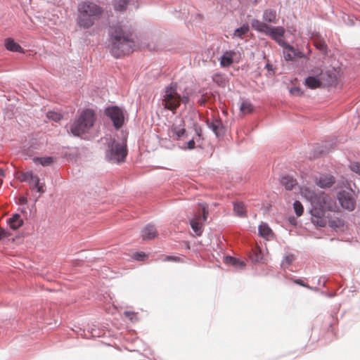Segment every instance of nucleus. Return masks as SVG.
Here are the masks:
<instances>
[{"mask_svg":"<svg viewBox=\"0 0 360 360\" xmlns=\"http://www.w3.org/2000/svg\"><path fill=\"white\" fill-rule=\"evenodd\" d=\"M109 47L112 55L120 58L133 51L135 47L133 30L120 22L112 23L108 28Z\"/></svg>","mask_w":360,"mask_h":360,"instance_id":"nucleus-1","label":"nucleus"},{"mask_svg":"<svg viewBox=\"0 0 360 360\" xmlns=\"http://www.w3.org/2000/svg\"><path fill=\"white\" fill-rule=\"evenodd\" d=\"M302 196L310 202L312 222L319 226H324L323 219L326 210H332L333 205L330 198L323 191L315 192L309 187L300 190Z\"/></svg>","mask_w":360,"mask_h":360,"instance_id":"nucleus-2","label":"nucleus"},{"mask_svg":"<svg viewBox=\"0 0 360 360\" xmlns=\"http://www.w3.org/2000/svg\"><path fill=\"white\" fill-rule=\"evenodd\" d=\"M104 14V8L97 1L84 0L77 5V25L82 29L87 30L96 25Z\"/></svg>","mask_w":360,"mask_h":360,"instance_id":"nucleus-3","label":"nucleus"},{"mask_svg":"<svg viewBox=\"0 0 360 360\" xmlns=\"http://www.w3.org/2000/svg\"><path fill=\"white\" fill-rule=\"evenodd\" d=\"M96 120L95 114L92 110H83L79 117L70 127V131L74 136H81L89 131Z\"/></svg>","mask_w":360,"mask_h":360,"instance_id":"nucleus-4","label":"nucleus"},{"mask_svg":"<svg viewBox=\"0 0 360 360\" xmlns=\"http://www.w3.org/2000/svg\"><path fill=\"white\" fill-rule=\"evenodd\" d=\"M162 105L174 113L180 105V94L177 91V84L172 82L167 86L162 95Z\"/></svg>","mask_w":360,"mask_h":360,"instance_id":"nucleus-5","label":"nucleus"},{"mask_svg":"<svg viewBox=\"0 0 360 360\" xmlns=\"http://www.w3.org/2000/svg\"><path fill=\"white\" fill-rule=\"evenodd\" d=\"M127 155V144L124 141L118 142L113 141L108 144L106 150V159L113 163L124 162Z\"/></svg>","mask_w":360,"mask_h":360,"instance_id":"nucleus-6","label":"nucleus"},{"mask_svg":"<svg viewBox=\"0 0 360 360\" xmlns=\"http://www.w3.org/2000/svg\"><path fill=\"white\" fill-rule=\"evenodd\" d=\"M199 206L200 210L202 211V215L200 213L195 212L190 219V225L198 236L202 235L203 231L202 224L207 220L208 215L207 205L205 204H199Z\"/></svg>","mask_w":360,"mask_h":360,"instance_id":"nucleus-7","label":"nucleus"},{"mask_svg":"<svg viewBox=\"0 0 360 360\" xmlns=\"http://www.w3.org/2000/svg\"><path fill=\"white\" fill-rule=\"evenodd\" d=\"M105 115L112 122L115 129L121 128L124 122L123 110L117 106H110L105 109Z\"/></svg>","mask_w":360,"mask_h":360,"instance_id":"nucleus-8","label":"nucleus"},{"mask_svg":"<svg viewBox=\"0 0 360 360\" xmlns=\"http://www.w3.org/2000/svg\"><path fill=\"white\" fill-rule=\"evenodd\" d=\"M310 72L311 75L305 79V86L311 89L320 87L322 84V70L320 68H315Z\"/></svg>","mask_w":360,"mask_h":360,"instance_id":"nucleus-9","label":"nucleus"},{"mask_svg":"<svg viewBox=\"0 0 360 360\" xmlns=\"http://www.w3.org/2000/svg\"><path fill=\"white\" fill-rule=\"evenodd\" d=\"M352 193V191H341L338 194V198L341 206L349 211L354 210L356 204Z\"/></svg>","mask_w":360,"mask_h":360,"instance_id":"nucleus-10","label":"nucleus"},{"mask_svg":"<svg viewBox=\"0 0 360 360\" xmlns=\"http://www.w3.org/2000/svg\"><path fill=\"white\" fill-rule=\"evenodd\" d=\"M285 34V29L283 27H271L269 26L266 34L270 36L275 40L279 46L285 45V41L282 39Z\"/></svg>","mask_w":360,"mask_h":360,"instance_id":"nucleus-11","label":"nucleus"},{"mask_svg":"<svg viewBox=\"0 0 360 360\" xmlns=\"http://www.w3.org/2000/svg\"><path fill=\"white\" fill-rule=\"evenodd\" d=\"M315 183L321 188H330L334 184L335 178L331 174H321L319 177H316Z\"/></svg>","mask_w":360,"mask_h":360,"instance_id":"nucleus-12","label":"nucleus"},{"mask_svg":"<svg viewBox=\"0 0 360 360\" xmlns=\"http://www.w3.org/2000/svg\"><path fill=\"white\" fill-rule=\"evenodd\" d=\"M207 125L217 136H219L224 134V127L220 120L213 119L211 121L207 120Z\"/></svg>","mask_w":360,"mask_h":360,"instance_id":"nucleus-13","label":"nucleus"},{"mask_svg":"<svg viewBox=\"0 0 360 360\" xmlns=\"http://www.w3.org/2000/svg\"><path fill=\"white\" fill-rule=\"evenodd\" d=\"M236 53L234 51H226L220 57V64L223 68L229 67L233 62Z\"/></svg>","mask_w":360,"mask_h":360,"instance_id":"nucleus-14","label":"nucleus"},{"mask_svg":"<svg viewBox=\"0 0 360 360\" xmlns=\"http://www.w3.org/2000/svg\"><path fill=\"white\" fill-rule=\"evenodd\" d=\"M157 235L155 227L152 224L146 225L142 231L141 236L143 240H150Z\"/></svg>","mask_w":360,"mask_h":360,"instance_id":"nucleus-15","label":"nucleus"},{"mask_svg":"<svg viewBox=\"0 0 360 360\" xmlns=\"http://www.w3.org/2000/svg\"><path fill=\"white\" fill-rule=\"evenodd\" d=\"M258 231L259 236L267 240L273 238V231L266 223L262 222L259 226Z\"/></svg>","mask_w":360,"mask_h":360,"instance_id":"nucleus-16","label":"nucleus"},{"mask_svg":"<svg viewBox=\"0 0 360 360\" xmlns=\"http://www.w3.org/2000/svg\"><path fill=\"white\" fill-rule=\"evenodd\" d=\"M37 175H34L32 171L20 172L16 174V178L21 182H27L32 185V180Z\"/></svg>","mask_w":360,"mask_h":360,"instance_id":"nucleus-17","label":"nucleus"},{"mask_svg":"<svg viewBox=\"0 0 360 360\" xmlns=\"http://www.w3.org/2000/svg\"><path fill=\"white\" fill-rule=\"evenodd\" d=\"M5 46L6 49L13 52H23L22 48L11 38L5 39Z\"/></svg>","mask_w":360,"mask_h":360,"instance_id":"nucleus-18","label":"nucleus"},{"mask_svg":"<svg viewBox=\"0 0 360 360\" xmlns=\"http://www.w3.org/2000/svg\"><path fill=\"white\" fill-rule=\"evenodd\" d=\"M183 123V120H181L179 124H174L171 127V131L173 133V134L176 136V139L177 140H179L180 139L184 137L186 133V129L182 125Z\"/></svg>","mask_w":360,"mask_h":360,"instance_id":"nucleus-19","label":"nucleus"},{"mask_svg":"<svg viewBox=\"0 0 360 360\" xmlns=\"http://www.w3.org/2000/svg\"><path fill=\"white\" fill-rule=\"evenodd\" d=\"M283 48V57L285 60L290 61L295 59V49L285 42V45H281Z\"/></svg>","mask_w":360,"mask_h":360,"instance_id":"nucleus-20","label":"nucleus"},{"mask_svg":"<svg viewBox=\"0 0 360 360\" xmlns=\"http://www.w3.org/2000/svg\"><path fill=\"white\" fill-rule=\"evenodd\" d=\"M8 224L11 229L16 230L22 225L23 221L19 214H15L8 219Z\"/></svg>","mask_w":360,"mask_h":360,"instance_id":"nucleus-21","label":"nucleus"},{"mask_svg":"<svg viewBox=\"0 0 360 360\" xmlns=\"http://www.w3.org/2000/svg\"><path fill=\"white\" fill-rule=\"evenodd\" d=\"M251 26L252 29L263 33H266L269 25L265 22H261L257 19H252L251 20Z\"/></svg>","mask_w":360,"mask_h":360,"instance_id":"nucleus-22","label":"nucleus"},{"mask_svg":"<svg viewBox=\"0 0 360 360\" xmlns=\"http://www.w3.org/2000/svg\"><path fill=\"white\" fill-rule=\"evenodd\" d=\"M264 22L276 23V12L274 9H266L263 13Z\"/></svg>","mask_w":360,"mask_h":360,"instance_id":"nucleus-23","label":"nucleus"},{"mask_svg":"<svg viewBox=\"0 0 360 360\" xmlns=\"http://www.w3.org/2000/svg\"><path fill=\"white\" fill-rule=\"evenodd\" d=\"M225 262L227 264L232 265L236 269H241L245 266V263L235 257L227 256L225 257Z\"/></svg>","mask_w":360,"mask_h":360,"instance_id":"nucleus-24","label":"nucleus"},{"mask_svg":"<svg viewBox=\"0 0 360 360\" xmlns=\"http://www.w3.org/2000/svg\"><path fill=\"white\" fill-rule=\"evenodd\" d=\"M281 184L285 186L286 190L290 191L296 186L297 181L292 176H285L282 177Z\"/></svg>","mask_w":360,"mask_h":360,"instance_id":"nucleus-25","label":"nucleus"},{"mask_svg":"<svg viewBox=\"0 0 360 360\" xmlns=\"http://www.w3.org/2000/svg\"><path fill=\"white\" fill-rule=\"evenodd\" d=\"M131 0H114L113 7L116 11L123 12L127 9Z\"/></svg>","mask_w":360,"mask_h":360,"instance_id":"nucleus-26","label":"nucleus"},{"mask_svg":"<svg viewBox=\"0 0 360 360\" xmlns=\"http://www.w3.org/2000/svg\"><path fill=\"white\" fill-rule=\"evenodd\" d=\"M233 211L240 217H245L246 216L245 205L241 202H237L233 204Z\"/></svg>","mask_w":360,"mask_h":360,"instance_id":"nucleus-27","label":"nucleus"},{"mask_svg":"<svg viewBox=\"0 0 360 360\" xmlns=\"http://www.w3.org/2000/svg\"><path fill=\"white\" fill-rule=\"evenodd\" d=\"M314 44L317 49H319L323 54H326L328 51L327 45L323 39H317L314 40Z\"/></svg>","mask_w":360,"mask_h":360,"instance_id":"nucleus-28","label":"nucleus"},{"mask_svg":"<svg viewBox=\"0 0 360 360\" xmlns=\"http://www.w3.org/2000/svg\"><path fill=\"white\" fill-rule=\"evenodd\" d=\"M34 162L42 166H49L53 162L52 157L34 158Z\"/></svg>","mask_w":360,"mask_h":360,"instance_id":"nucleus-29","label":"nucleus"},{"mask_svg":"<svg viewBox=\"0 0 360 360\" xmlns=\"http://www.w3.org/2000/svg\"><path fill=\"white\" fill-rule=\"evenodd\" d=\"M248 31H249V25L248 24H244L243 25L237 28L235 30L234 36L238 37H242L244 34L248 33Z\"/></svg>","mask_w":360,"mask_h":360,"instance_id":"nucleus-30","label":"nucleus"},{"mask_svg":"<svg viewBox=\"0 0 360 360\" xmlns=\"http://www.w3.org/2000/svg\"><path fill=\"white\" fill-rule=\"evenodd\" d=\"M46 117L50 120H53L54 122H58L61 120L62 115L60 113L55 112V111H49L46 113Z\"/></svg>","mask_w":360,"mask_h":360,"instance_id":"nucleus-31","label":"nucleus"},{"mask_svg":"<svg viewBox=\"0 0 360 360\" xmlns=\"http://www.w3.org/2000/svg\"><path fill=\"white\" fill-rule=\"evenodd\" d=\"M293 208H294L295 212L297 217H300L302 214L304 208H303L302 203L300 201L295 200L294 202Z\"/></svg>","mask_w":360,"mask_h":360,"instance_id":"nucleus-32","label":"nucleus"},{"mask_svg":"<svg viewBox=\"0 0 360 360\" xmlns=\"http://www.w3.org/2000/svg\"><path fill=\"white\" fill-rule=\"evenodd\" d=\"M240 110L244 113L250 112L252 110V105L250 102L243 101L240 104Z\"/></svg>","mask_w":360,"mask_h":360,"instance_id":"nucleus-33","label":"nucleus"},{"mask_svg":"<svg viewBox=\"0 0 360 360\" xmlns=\"http://www.w3.org/2000/svg\"><path fill=\"white\" fill-rule=\"evenodd\" d=\"M293 260L294 256L292 255H288L285 256L283 260L282 261L281 266L283 267L289 266L292 262Z\"/></svg>","mask_w":360,"mask_h":360,"instance_id":"nucleus-34","label":"nucleus"},{"mask_svg":"<svg viewBox=\"0 0 360 360\" xmlns=\"http://www.w3.org/2000/svg\"><path fill=\"white\" fill-rule=\"evenodd\" d=\"M349 168L352 172L360 175V162H351L350 165H349Z\"/></svg>","mask_w":360,"mask_h":360,"instance_id":"nucleus-35","label":"nucleus"},{"mask_svg":"<svg viewBox=\"0 0 360 360\" xmlns=\"http://www.w3.org/2000/svg\"><path fill=\"white\" fill-rule=\"evenodd\" d=\"M251 259L254 262H259L262 259V255L260 251L256 250L254 252V253L251 255Z\"/></svg>","mask_w":360,"mask_h":360,"instance_id":"nucleus-36","label":"nucleus"},{"mask_svg":"<svg viewBox=\"0 0 360 360\" xmlns=\"http://www.w3.org/2000/svg\"><path fill=\"white\" fill-rule=\"evenodd\" d=\"M39 184H40V179H39V176L37 175L35 176V178L32 181V185H30L31 188L32 190H35L37 186H38Z\"/></svg>","mask_w":360,"mask_h":360,"instance_id":"nucleus-37","label":"nucleus"},{"mask_svg":"<svg viewBox=\"0 0 360 360\" xmlns=\"http://www.w3.org/2000/svg\"><path fill=\"white\" fill-rule=\"evenodd\" d=\"M163 261L165 262H180V257H175V256H166Z\"/></svg>","mask_w":360,"mask_h":360,"instance_id":"nucleus-38","label":"nucleus"},{"mask_svg":"<svg viewBox=\"0 0 360 360\" xmlns=\"http://www.w3.org/2000/svg\"><path fill=\"white\" fill-rule=\"evenodd\" d=\"M146 254L144 252H136L134 254V259L138 261H141L146 257Z\"/></svg>","mask_w":360,"mask_h":360,"instance_id":"nucleus-39","label":"nucleus"},{"mask_svg":"<svg viewBox=\"0 0 360 360\" xmlns=\"http://www.w3.org/2000/svg\"><path fill=\"white\" fill-rule=\"evenodd\" d=\"M189 102V97L186 95H180V103H182L184 105H186Z\"/></svg>","mask_w":360,"mask_h":360,"instance_id":"nucleus-40","label":"nucleus"},{"mask_svg":"<svg viewBox=\"0 0 360 360\" xmlns=\"http://www.w3.org/2000/svg\"><path fill=\"white\" fill-rule=\"evenodd\" d=\"M124 315L128 317L131 321H134L136 319V314L131 311H124Z\"/></svg>","mask_w":360,"mask_h":360,"instance_id":"nucleus-41","label":"nucleus"},{"mask_svg":"<svg viewBox=\"0 0 360 360\" xmlns=\"http://www.w3.org/2000/svg\"><path fill=\"white\" fill-rule=\"evenodd\" d=\"M44 187V183L40 182V184H39L38 186H37L35 190L39 193H44L45 192Z\"/></svg>","mask_w":360,"mask_h":360,"instance_id":"nucleus-42","label":"nucleus"},{"mask_svg":"<svg viewBox=\"0 0 360 360\" xmlns=\"http://www.w3.org/2000/svg\"><path fill=\"white\" fill-rule=\"evenodd\" d=\"M194 148H195V141L193 139H191L187 143V147L186 148L191 150V149H193Z\"/></svg>","mask_w":360,"mask_h":360,"instance_id":"nucleus-43","label":"nucleus"},{"mask_svg":"<svg viewBox=\"0 0 360 360\" xmlns=\"http://www.w3.org/2000/svg\"><path fill=\"white\" fill-rule=\"evenodd\" d=\"M295 58H303L304 57V53L300 51H297L296 49H295Z\"/></svg>","mask_w":360,"mask_h":360,"instance_id":"nucleus-44","label":"nucleus"},{"mask_svg":"<svg viewBox=\"0 0 360 360\" xmlns=\"http://www.w3.org/2000/svg\"><path fill=\"white\" fill-rule=\"evenodd\" d=\"M7 236H8V233H7L6 231H5L4 229L0 230V240L4 238L7 237Z\"/></svg>","mask_w":360,"mask_h":360,"instance_id":"nucleus-45","label":"nucleus"},{"mask_svg":"<svg viewBox=\"0 0 360 360\" xmlns=\"http://www.w3.org/2000/svg\"><path fill=\"white\" fill-rule=\"evenodd\" d=\"M295 283L298 284V285H302V286H304V287H307V288H309L301 279H296V280H295Z\"/></svg>","mask_w":360,"mask_h":360,"instance_id":"nucleus-46","label":"nucleus"},{"mask_svg":"<svg viewBox=\"0 0 360 360\" xmlns=\"http://www.w3.org/2000/svg\"><path fill=\"white\" fill-rule=\"evenodd\" d=\"M195 131L198 137H200L202 136V129L200 127H195Z\"/></svg>","mask_w":360,"mask_h":360,"instance_id":"nucleus-47","label":"nucleus"},{"mask_svg":"<svg viewBox=\"0 0 360 360\" xmlns=\"http://www.w3.org/2000/svg\"><path fill=\"white\" fill-rule=\"evenodd\" d=\"M5 176L4 171L0 168V184H2V177Z\"/></svg>","mask_w":360,"mask_h":360,"instance_id":"nucleus-48","label":"nucleus"},{"mask_svg":"<svg viewBox=\"0 0 360 360\" xmlns=\"http://www.w3.org/2000/svg\"><path fill=\"white\" fill-rule=\"evenodd\" d=\"M265 68L269 70V71H273V66L272 65H271L270 63H266V65H265Z\"/></svg>","mask_w":360,"mask_h":360,"instance_id":"nucleus-49","label":"nucleus"},{"mask_svg":"<svg viewBox=\"0 0 360 360\" xmlns=\"http://www.w3.org/2000/svg\"><path fill=\"white\" fill-rule=\"evenodd\" d=\"M20 202H21L22 204H25V203L27 202L26 198H24V197L21 198L20 199Z\"/></svg>","mask_w":360,"mask_h":360,"instance_id":"nucleus-50","label":"nucleus"},{"mask_svg":"<svg viewBox=\"0 0 360 360\" xmlns=\"http://www.w3.org/2000/svg\"><path fill=\"white\" fill-rule=\"evenodd\" d=\"M322 281H323V284L324 285V284H325V282H326L325 278H320L319 279V283H322Z\"/></svg>","mask_w":360,"mask_h":360,"instance_id":"nucleus-51","label":"nucleus"},{"mask_svg":"<svg viewBox=\"0 0 360 360\" xmlns=\"http://www.w3.org/2000/svg\"><path fill=\"white\" fill-rule=\"evenodd\" d=\"M295 91H300V89H291V91H291L292 93H294Z\"/></svg>","mask_w":360,"mask_h":360,"instance_id":"nucleus-52","label":"nucleus"}]
</instances>
